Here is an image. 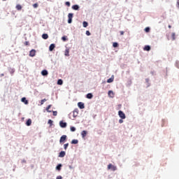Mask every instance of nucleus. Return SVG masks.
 Wrapping results in <instances>:
<instances>
[{
  "instance_id": "obj_22",
  "label": "nucleus",
  "mask_w": 179,
  "mask_h": 179,
  "mask_svg": "<svg viewBox=\"0 0 179 179\" xmlns=\"http://www.w3.org/2000/svg\"><path fill=\"white\" fill-rule=\"evenodd\" d=\"M88 23H87V22H86V21H84L83 22V27H87V26H88Z\"/></svg>"
},
{
  "instance_id": "obj_10",
  "label": "nucleus",
  "mask_w": 179,
  "mask_h": 179,
  "mask_svg": "<svg viewBox=\"0 0 179 179\" xmlns=\"http://www.w3.org/2000/svg\"><path fill=\"white\" fill-rule=\"evenodd\" d=\"M21 101H22V103H24V104H29V101H27V100L26 99V97L22 98Z\"/></svg>"
},
{
  "instance_id": "obj_41",
  "label": "nucleus",
  "mask_w": 179,
  "mask_h": 179,
  "mask_svg": "<svg viewBox=\"0 0 179 179\" xmlns=\"http://www.w3.org/2000/svg\"><path fill=\"white\" fill-rule=\"evenodd\" d=\"M122 122H124V120H122V119L119 120V123L120 124H122Z\"/></svg>"
},
{
  "instance_id": "obj_16",
  "label": "nucleus",
  "mask_w": 179,
  "mask_h": 179,
  "mask_svg": "<svg viewBox=\"0 0 179 179\" xmlns=\"http://www.w3.org/2000/svg\"><path fill=\"white\" fill-rule=\"evenodd\" d=\"M143 50L144 51H150V47L149 45H145Z\"/></svg>"
},
{
  "instance_id": "obj_24",
  "label": "nucleus",
  "mask_w": 179,
  "mask_h": 179,
  "mask_svg": "<svg viewBox=\"0 0 179 179\" xmlns=\"http://www.w3.org/2000/svg\"><path fill=\"white\" fill-rule=\"evenodd\" d=\"M113 47L114 48H117V47H118V43L114 42V43H113Z\"/></svg>"
},
{
  "instance_id": "obj_46",
  "label": "nucleus",
  "mask_w": 179,
  "mask_h": 179,
  "mask_svg": "<svg viewBox=\"0 0 179 179\" xmlns=\"http://www.w3.org/2000/svg\"><path fill=\"white\" fill-rule=\"evenodd\" d=\"M177 6L179 8V0H177Z\"/></svg>"
},
{
  "instance_id": "obj_9",
  "label": "nucleus",
  "mask_w": 179,
  "mask_h": 179,
  "mask_svg": "<svg viewBox=\"0 0 179 179\" xmlns=\"http://www.w3.org/2000/svg\"><path fill=\"white\" fill-rule=\"evenodd\" d=\"M41 75H43V76H47V75H48V71L47 70H43L41 71Z\"/></svg>"
},
{
  "instance_id": "obj_49",
  "label": "nucleus",
  "mask_w": 179,
  "mask_h": 179,
  "mask_svg": "<svg viewBox=\"0 0 179 179\" xmlns=\"http://www.w3.org/2000/svg\"><path fill=\"white\" fill-rule=\"evenodd\" d=\"M1 76H3V73L1 74Z\"/></svg>"
},
{
  "instance_id": "obj_25",
  "label": "nucleus",
  "mask_w": 179,
  "mask_h": 179,
  "mask_svg": "<svg viewBox=\"0 0 179 179\" xmlns=\"http://www.w3.org/2000/svg\"><path fill=\"white\" fill-rule=\"evenodd\" d=\"M45 101H47L46 99H43L41 101V106H43V104H44V103H45Z\"/></svg>"
},
{
  "instance_id": "obj_47",
  "label": "nucleus",
  "mask_w": 179,
  "mask_h": 179,
  "mask_svg": "<svg viewBox=\"0 0 179 179\" xmlns=\"http://www.w3.org/2000/svg\"><path fill=\"white\" fill-rule=\"evenodd\" d=\"M176 66L179 69V63H176Z\"/></svg>"
},
{
  "instance_id": "obj_43",
  "label": "nucleus",
  "mask_w": 179,
  "mask_h": 179,
  "mask_svg": "<svg viewBox=\"0 0 179 179\" xmlns=\"http://www.w3.org/2000/svg\"><path fill=\"white\" fill-rule=\"evenodd\" d=\"M56 179H62V176H57V177L56 178Z\"/></svg>"
},
{
  "instance_id": "obj_2",
  "label": "nucleus",
  "mask_w": 179,
  "mask_h": 179,
  "mask_svg": "<svg viewBox=\"0 0 179 179\" xmlns=\"http://www.w3.org/2000/svg\"><path fill=\"white\" fill-rule=\"evenodd\" d=\"M119 116L120 117V118H122V120H125L126 117H125V113H124V112H122V110H120L118 112Z\"/></svg>"
},
{
  "instance_id": "obj_20",
  "label": "nucleus",
  "mask_w": 179,
  "mask_h": 179,
  "mask_svg": "<svg viewBox=\"0 0 179 179\" xmlns=\"http://www.w3.org/2000/svg\"><path fill=\"white\" fill-rule=\"evenodd\" d=\"M16 9L17 10H22V6H20V4H17L16 6Z\"/></svg>"
},
{
  "instance_id": "obj_36",
  "label": "nucleus",
  "mask_w": 179,
  "mask_h": 179,
  "mask_svg": "<svg viewBox=\"0 0 179 179\" xmlns=\"http://www.w3.org/2000/svg\"><path fill=\"white\" fill-rule=\"evenodd\" d=\"M62 40L63 41H66V36H62Z\"/></svg>"
},
{
  "instance_id": "obj_27",
  "label": "nucleus",
  "mask_w": 179,
  "mask_h": 179,
  "mask_svg": "<svg viewBox=\"0 0 179 179\" xmlns=\"http://www.w3.org/2000/svg\"><path fill=\"white\" fill-rule=\"evenodd\" d=\"M68 146H69V143H66L64 145V148L65 150H66V149H68Z\"/></svg>"
},
{
  "instance_id": "obj_19",
  "label": "nucleus",
  "mask_w": 179,
  "mask_h": 179,
  "mask_svg": "<svg viewBox=\"0 0 179 179\" xmlns=\"http://www.w3.org/2000/svg\"><path fill=\"white\" fill-rule=\"evenodd\" d=\"M87 99H93V94L92 93L87 94Z\"/></svg>"
},
{
  "instance_id": "obj_35",
  "label": "nucleus",
  "mask_w": 179,
  "mask_h": 179,
  "mask_svg": "<svg viewBox=\"0 0 179 179\" xmlns=\"http://www.w3.org/2000/svg\"><path fill=\"white\" fill-rule=\"evenodd\" d=\"M48 124H50V127L51 125H52V120H49L48 122Z\"/></svg>"
},
{
  "instance_id": "obj_21",
  "label": "nucleus",
  "mask_w": 179,
  "mask_h": 179,
  "mask_svg": "<svg viewBox=\"0 0 179 179\" xmlns=\"http://www.w3.org/2000/svg\"><path fill=\"white\" fill-rule=\"evenodd\" d=\"M112 82H114V78H109L107 80V83H112Z\"/></svg>"
},
{
  "instance_id": "obj_48",
  "label": "nucleus",
  "mask_w": 179,
  "mask_h": 179,
  "mask_svg": "<svg viewBox=\"0 0 179 179\" xmlns=\"http://www.w3.org/2000/svg\"><path fill=\"white\" fill-rule=\"evenodd\" d=\"M169 29H171V25H169Z\"/></svg>"
},
{
  "instance_id": "obj_23",
  "label": "nucleus",
  "mask_w": 179,
  "mask_h": 179,
  "mask_svg": "<svg viewBox=\"0 0 179 179\" xmlns=\"http://www.w3.org/2000/svg\"><path fill=\"white\" fill-rule=\"evenodd\" d=\"M52 105H49L47 108H46V111H48V113H52V110H50V108L52 107Z\"/></svg>"
},
{
  "instance_id": "obj_39",
  "label": "nucleus",
  "mask_w": 179,
  "mask_h": 179,
  "mask_svg": "<svg viewBox=\"0 0 179 179\" xmlns=\"http://www.w3.org/2000/svg\"><path fill=\"white\" fill-rule=\"evenodd\" d=\"M68 23H69V24L72 23V19L69 18Z\"/></svg>"
},
{
  "instance_id": "obj_14",
  "label": "nucleus",
  "mask_w": 179,
  "mask_h": 179,
  "mask_svg": "<svg viewBox=\"0 0 179 179\" xmlns=\"http://www.w3.org/2000/svg\"><path fill=\"white\" fill-rule=\"evenodd\" d=\"M72 9H73V10H79V6L74 5L72 6Z\"/></svg>"
},
{
  "instance_id": "obj_30",
  "label": "nucleus",
  "mask_w": 179,
  "mask_h": 179,
  "mask_svg": "<svg viewBox=\"0 0 179 179\" xmlns=\"http://www.w3.org/2000/svg\"><path fill=\"white\" fill-rule=\"evenodd\" d=\"M68 17H69V19H72V17H73V14H72V13H69Z\"/></svg>"
},
{
  "instance_id": "obj_38",
  "label": "nucleus",
  "mask_w": 179,
  "mask_h": 179,
  "mask_svg": "<svg viewBox=\"0 0 179 179\" xmlns=\"http://www.w3.org/2000/svg\"><path fill=\"white\" fill-rule=\"evenodd\" d=\"M58 114V112H57V111H53V115L55 116V117H57V115Z\"/></svg>"
},
{
  "instance_id": "obj_11",
  "label": "nucleus",
  "mask_w": 179,
  "mask_h": 179,
  "mask_svg": "<svg viewBox=\"0 0 179 179\" xmlns=\"http://www.w3.org/2000/svg\"><path fill=\"white\" fill-rule=\"evenodd\" d=\"M65 155H66L65 151H62L59 154V157H65Z\"/></svg>"
},
{
  "instance_id": "obj_42",
  "label": "nucleus",
  "mask_w": 179,
  "mask_h": 179,
  "mask_svg": "<svg viewBox=\"0 0 179 179\" xmlns=\"http://www.w3.org/2000/svg\"><path fill=\"white\" fill-rule=\"evenodd\" d=\"M86 34H87V36H90V31H86Z\"/></svg>"
},
{
  "instance_id": "obj_7",
  "label": "nucleus",
  "mask_w": 179,
  "mask_h": 179,
  "mask_svg": "<svg viewBox=\"0 0 179 179\" xmlns=\"http://www.w3.org/2000/svg\"><path fill=\"white\" fill-rule=\"evenodd\" d=\"M59 125L62 128H66V122H64L61 121L59 122Z\"/></svg>"
},
{
  "instance_id": "obj_18",
  "label": "nucleus",
  "mask_w": 179,
  "mask_h": 179,
  "mask_svg": "<svg viewBox=\"0 0 179 179\" xmlns=\"http://www.w3.org/2000/svg\"><path fill=\"white\" fill-rule=\"evenodd\" d=\"M61 167H62V164H59L56 166V170H58V171H61Z\"/></svg>"
},
{
  "instance_id": "obj_17",
  "label": "nucleus",
  "mask_w": 179,
  "mask_h": 179,
  "mask_svg": "<svg viewBox=\"0 0 179 179\" xmlns=\"http://www.w3.org/2000/svg\"><path fill=\"white\" fill-rule=\"evenodd\" d=\"M79 143V141H78L76 139H74V140L71 141L72 145H77V143Z\"/></svg>"
},
{
  "instance_id": "obj_4",
  "label": "nucleus",
  "mask_w": 179,
  "mask_h": 179,
  "mask_svg": "<svg viewBox=\"0 0 179 179\" xmlns=\"http://www.w3.org/2000/svg\"><path fill=\"white\" fill-rule=\"evenodd\" d=\"M79 114V110L78 109H76L73 111V117L76 118V117Z\"/></svg>"
},
{
  "instance_id": "obj_13",
  "label": "nucleus",
  "mask_w": 179,
  "mask_h": 179,
  "mask_svg": "<svg viewBox=\"0 0 179 179\" xmlns=\"http://www.w3.org/2000/svg\"><path fill=\"white\" fill-rule=\"evenodd\" d=\"M26 125L27 127H30V125H31V119H28L27 122H26Z\"/></svg>"
},
{
  "instance_id": "obj_29",
  "label": "nucleus",
  "mask_w": 179,
  "mask_h": 179,
  "mask_svg": "<svg viewBox=\"0 0 179 179\" xmlns=\"http://www.w3.org/2000/svg\"><path fill=\"white\" fill-rule=\"evenodd\" d=\"M70 129H71V132H75V131H76V128H75V127H71L70 128Z\"/></svg>"
},
{
  "instance_id": "obj_31",
  "label": "nucleus",
  "mask_w": 179,
  "mask_h": 179,
  "mask_svg": "<svg viewBox=\"0 0 179 179\" xmlns=\"http://www.w3.org/2000/svg\"><path fill=\"white\" fill-rule=\"evenodd\" d=\"M108 96H111V94L112 96H114V92H113V91H108Z\"/></svg>"
},
{
  "instance_id": "obj_32",
  "label": "nucleus",
  "mask_w": 179,
  "mask_h": 179,
  "mask_svg": "<svg viewBox=\"0 0 179 179\" xmlns=\"http://www.w3.org/2000/svg\"><path fill=\"white\" fill-rule=\"evenodd\" d=\"M62 83H63L62 80H58L57 85H62Z\"/></svg>"
},
{
  "instance_id": "obj_40",
  "label": "nucleus",
  "mask_w": 179,
  "mask_h": 179,
  "mask_svg": "<svg viewBox=\"0 0 179 179\" xmlns=\"http://www.w3.org/2000/svg\"><path fill=\"white\" fill-rule=\"evenodd\" d=\"M120 36H124V31H120Z\"/></svg>"
},
{
  "instance_id": "obj_3",
  "label": "nucleus",
  "mask_w": 179,
  "mask_h": 179,
  "mask_svg": "<svg viewBox=\"0 0 179 179\" xmlns=\"http://www.w3.org/2000/svg\"><path fill=\"white\" fill-rule=\"evenodd\" d=\"M64 141H66V135H63L61 136L59 143H64Z\"/></svg>"
},
{
  "instance_id": "obj_44",
  "label": "nucleus",
  "mask_w": 179,
  "mask_h": 179,
  "mask_svg": "<svg viewBox=\"0 0 179 179\" xmlns=\"http://www.w3.org/2000/svg\"><path fill=\"white\" fill-rule=\"evenodd\" d=\"M29 41H26V42L24 43V45H29Z\"/></svg>"
},
{
  "instance_id": "obj_28",
  "label": "nucleus",
  "mask_w": 179,
  "mask_h": 179,
  "mask_svg": "<svg viewBox=\"0 0 179 179\" xmlns=\"http://www.w3.org/2000/svg\"><path fill=\"white\" fill-rule=\"evenodd\" d=\"M145 33H149V31H150V28H149V27H145Z\"/></svg>"
},
{
  "instance_id": "obj_37",
  "label": "nucleus",
  "mask_w": 179,
  "mask_h": 179,
  "mask_svg": "<svg viewBox=\"0 0 179 179\" xmlns=\"http://www.w3.org/2000/svg\"><path fill=\"white\" fill-rule=\"evenodd\" d=\"M65 55H66V57L69 56V51L66 50V52H65Z\"/></svg>"
},
{
  "instance_id": "obj_45",
  "label": "nucleus",
  "mask_w": 179,
  "mask_h": 179,
  "mask_svg": "<svg viewBox=\"0 0 179 179\" xmlns=\"http://www.w3.org/2000/svg\"><path fill=\"white\" fill-rule=\"evenodd\" d=\"M10 72V73H15V70L14 69H11V71Z\"/></svg>"
},
{
  "instance_id": "obj_33",
  "label": "nucleus",
  "mask_w": 179,
  "mask_h": 179,
  "mask_svg": "<svg viewBox=\"0 0 179 179\" xmlns=\"http://www.w3.org/2000/svg\"><path fill=\"white\" fill-rule=\"evenodd\" d=\"M65 5L66 6H71V3L69 2V1H66V3H65Z\"/></svg>"
},
{
  "instance_id": "obj_34",
  "label": "nucleus",
  "mask_w": 179,
  "mask_h": 179,
  "mask_svg": "<svg viewBox=\"0 0 179 179\" xmlns=\"http://www.w3.org/2000/svg\"><path fill=\"white\" fill-rule=\"evenodd\" d=\"M33 7L35 8H38V4L37 3H36L33 4Z\"/></svg>"
},
{
  "instance_id": "obj_8",
  "label": "nucleus",
  "mask_w": 179,
  "mask_h": 179,
  "mask_svg": "<svg viewBox=\"0 0 179 179\" xmlns=\"http://www.w3.org/2000/svg\"><path fill=\"white\" fill-rule=\"evenodd\" d=\"M54 48H55V44L54 43H52L50 47H49V50L50 51H53L54 50Z\"/></svg>"
},
{
  "instance_id": "obj_5",
  "label": "nucleus",
  "mask_w": 179,
  "mask_h": 179,
  "mask_svg": "<svg viewBox=\"0 0 179 179\" xmlns=\"http://www.w3.org/2000/svg\"><path fill=\"white\" fill-rule=\"evenodd\" d=\"M36 55V50H31L29 52V57H35Z\"/></svg>"
},
{
  "instance_id": "obj_1",
  "label": "nucleus",
  "mask_w": 179,
  "mask_h": 179,
  "mask_svg": "<svg viewBox=\"0 0 179 179\" xmlns=\"http://www.w3.org/2000/svg\"><path fill=\"white\" fill-rule=\"evenodd\" d=\"M108 170H111L112 171H115V170H117V166L113 165L112 164H109L108 165Z\"/></svg>"
},
{
  "instance_id": "obj_12",
  "label": "nucleus",
  "mask_w": 179,
  "mask_h": 179,
  "mask_svg": "<svg viewBox=\"0 0 179 179\" xmlns=\"http://www.w3.org/2000/svg\"><path fill=\"white\" fill-rule=\"evenodd\" d=\"M86 135H87V131H83L81 132V136H82V138H85L86 136Z\"/></svg>"
},
{
  "instance_id": "obj_50",
  "label": "nucleus",
  "mask_w": 179,
  "mask_h": 179,
  "mask_svg": "<svg viewBox=\"0 0 179 179\" xmlns=\"http://www.w3.org/2000/svg\"><path fill=\"white\" fill-rule=\"evenodd\" d=\"M3 1H6V0H3Z\"/></svg>"
},
{
  "instance_id": "obj_26",
  "label": "nucleus",
  "mask_w": 179,
  "mask_h": 179,
  "mask_svg": "<svg viewBox=\"0 0 179 179\" xmlns=\"http://www.w3.org/2000/svg\"><path fill=\"white\" fill-rule=\"evenodd\" d=\"M171 37L173 41L176 40V33H172Z\"/></svg>"
},
{
  "instance_id": "obj_15",
  "label": "nucleus",
  "mask_w": 179,
  "mask_h": 179,
  "mask_svg": "<svg viewBox=\"0 0 179 179\" xmlns=\"http://www.w3.org/2000/svg\"><path fill=\"white\" fill-rule=\"evenodd\" d=\"M42 38H43V40H47V38H48V34H43L42 35Z\"/></svg>"
},
{
  "instance_id": "obj_6",
  "label": "nucleus",
  "mask_w": 179,
  "mask_h": 179,
  "mask_svg": "<svg viewBox=\"0 0 179 179\" xmlns=\"http://www.w3.org/2000/svg\"><path fill=\"white\" fill-rule=\"evenodd\" d=\"M78 106L81 110H83V108H85V103L82 102H78Z\"/></svg>"
}]
</instances>
